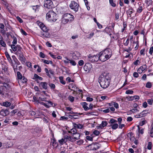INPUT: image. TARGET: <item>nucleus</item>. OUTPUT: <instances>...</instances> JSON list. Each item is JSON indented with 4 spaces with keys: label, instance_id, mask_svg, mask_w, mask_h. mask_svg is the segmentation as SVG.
I'll use <instances>...</instances> for the list:
<instances>
[{
    "label": "nucleus",
    "instance_id": "obj_1",
    "mask_svg": "<svg viewBox=\"0 0 153 153\" xmlns=\"http://www.w3.org/2000/svg\"><path fill=\"white\" fill-rule=\"evenodd\" d=\"M110 81L108 74H103L101 75L99 79V82L101 86L103 88H107L109 85Z\"/></svg>",
    "mask_w": 153,
    "mask_h": 153
},
{
    "label": "nucleus",
    "instance_id": "obj_2",
    "mask_svg": "<svg viewBox=\"0 0 153 153\" xmlns=\"http://www.w3.org/2000/svg\"><path fill=\"white\" fill-rule=\"evenodd\" d=\"M57 18L56 13L53 10L49 11L46 15V19L50 22L56 21Z\"/></svg>",
    "mask_w": 153,
    "mask_h": 153
},
{
    "label": "nucleus",
    "instance_id": "obj_3",
    "mask_svg": "<svg viewBox=\"0 0 153 153\" xmlns=\"http://www.w3.org/2000/svg\"><path fill=\"white\" fill-rule=\"evenodd\" d=\"M39 100L42 101H44L45 102H41L39 103L43 105H44L46 108H49L51 106L55 107L56 105L54 104V106H53V103L50 100H46V98H42V97H39Z\"/></svg>",
    "mask_w": 153,
    "mask_h": 153
},
{
    "label": "nucleus",
    "instance_id": "obj_4",
    "mask_svg": "<svg viewBox=\"0 0 153 153\" xmlns=\"http://www.w3.org/2000/svg\"><path fill=\"white\" fill-rule=\"evenodd\" d=\"M70 8L75 12L78 11L79 9V5L74 1H71L69 4Z\"/></svg>",
    "mask_w": 153,
    "mask_h": 153
},
{
    "label": "nucleus",
    "instance_id": "obj_5",
    "mask_svg": "<svg viewBox=\"0 0 153 153\" xmlns=\"http://www.w3.org/2000/svg\"><path fill=\"white\" fill-rule=\"evenodd\" d=\"M22 48L21 47L19 48V50L16 52V54L19 56V59L22 62H24L25 59L23 55V53L21 51Z\"/></svg>",
    "mask_w": 153,
    "mask_h": 153
},
{
    "label": "nucleus",
    "instance_id": "obj_6",
    "mask_svg": "<svg viewBox=\"0 0 153 153\" xmlns=\"http://www.w3.org/2000/svg\"><path fill=\"white\" fill-rule=\"evenodd\" d=\"M44 5L45 7L48 9L52 8L54 7L53 3L51 0H46L44 1Z\"/></svg>",
    "mask_w": 153,
    "mask_h": 153
},
{
    "label": "nucleus",
    "instance_id": "obj_7",
    "mask_svg": "<svg viewBox=\"0 0 153 153\" xmlns=\"http://www.w3.org/2000/svg\"><path fill=\"white\" fill-rule=\"evenodd\" d=\"M105 57L108 59L110 58L112 55V52L111 50L109 48L106 49L103 51H102Z\"/></svg>",
    "mask_w": 153,
    "mask_h": 153
},
{
    "label": "nucleus",
    "instance_id": "obj_8",
    "mask_svg": "<svg viewBox=\"0 0 153 153\" xmlns=\"http://www.w3.org/2000/svg\"><path fill=\"white\" fill-rule=\"evenodd\" d=\"M37 24L39 26L40 28L44 32H48V30L43 23L39 21L36 22Z\"/></svg>",
    "mask_w": 153,
    "mask_h": 153
},
{
    "label": "nucleus",
    "instance_id": "obj_9",
    "mask_svg": "<svg viewBox=\"0 0 153 153\" xmlns=\"http://www.w3.org/2000/svg\"><path fill=\"white\" fill-rule=\"evenodd\" d=\"M62 16H64V18H65L67 20H68L69 21L71 22L74 20V17L73 15L70 13H66L64 14Z\"/></svg>",
    "mask_w": 153,
    "mask_h": 153
},
{
    "label": "nucleus",
    "instance_id": "obj_10",
    "mask_svg": "<svg viewBox=\"0 0 153 153\" xmlns=\"http://www.w3.org/2000/svg\"><path fill=\"white\" fill-rule=\"evenodd\" d=\"M85 71L88 73L90 72L91 70L92 66L91 64L87 63L85 64L83 67Z\"/></svg>",
    "mask_w": 153,
    "mask_h": 153
},
{
    "label": "nucleus",
    "instance_id": "obj_11",
    "mask_svg": "<svg viewBox=\"0 0 153 153\" xmlns=\"http://www.w3.org/2000/svg\"><path fill=\"white\" fill-rule=\"evenodd\" d=\"M5 55L6 56V57L7 58V59L9 61V62H12V60L10 58V56L9 53H5ZM11 65L12 66L14 70V71H16L17 70V66H15L14 64L12 62L11 63Z\"/></svg>",
    "mask_w": 153,
    "mask_h": 153
},
{
    "label": "nucleus",
    "instance_id": "obj_12",
    "mask_svg": "<svg viewBox=\"0 0 153 153\" xmlns=\"http://www.w3.org/2000/svg\"><path fill=\"white\" fill-rule=\"evenodd\" d=\"M89 58V60L92 62H97L99 59L98 54L91 56Z\"/></svg>",
    "mask_w": 153,
    "mask_h": 153
},
{
    "label": "nucleus",
    "instance_id": "obj_13",
    "mask_svg": "<svg viewBox=\"0 0 153 153\" xmlns=\"http://www.w3.org/2000/svg\"><path fill=\"white\" fill-rule=\"evenodd\" d=\"M99 59L102 62H104L108 60L107 58L105 57V54L102 51H101L98 54Z\"/></svg>",
    "mask_w": 153,
    "mask_h": 153
},
{
    "label": "nucleus",
    "instance_id": "obj_14",
    "mask_svg": "<svg viewBox=\"0 0 153 153\" xmlns=\"http://www.w3.org/2000/svg\"><path fill=\"white\" fill-rule=\"evenodd\" d=\"M147 68V66L146 65H143L140 67L138 69L137 71L140 74H141L143 71L146 70Z\"/></svg>",
    "mask_w": 153,
    "mask_h": 153
},
{
    "label": "nucleus",
    "instance_id": "obj_15",
    "mask_svg": "<svg viewBox=\"0 0 153 153\" xmlns=\"http://www.w3.org/2000/svg\"><path fill=\"white\" fill-rule=\"evenodd\" d=\"M9 113V111L7 109H2L0 112V114L4 116L7 115Z\"/></svg>",
    "mask_w": 153,
    "mask_h": 153
},
{
    "label": "nucleus",
    "instance_id": "obj_16",
    "mask_svg": "<svg viewBox=\"0 0 153 153\" xmlns=\"http://www.w3.org/2000/svg\"><path fill=\"white\" fill-rule=\"evenodd\" d=\"M81 56L80 53L78 52H75L73 53V57L74 59H77L78 58Z\"/></svg>",
    "mask_w": 153,
    "mask_h": 153
},
{
    "label": "nucleus",
    "instance_id": "obj_17",
    "mask_svg": "<svg viewBox=\"0 0 153 153\" xmlns=\"http://www.w3.org/2000/svg\"><path fill=\"white\" fill-rule=\"evenodd\" d=\"M47 84L46 82H42L39 84V86L45 89H47Z\"/></svg>",
    "mask_w": 153,
    "mask_h": 153
},
{
    "label": "nucleus",
    "instance_id": "obj_18",
    "mask_svg": "<svg viewBox=\"0 0 153 153\" xmlns=\"http://www.w3.org/2000/svg\"><path fill=\"white\" fill-rule=\"evenodd\" d=\"M66 138L67 141H70L72 142H74L76 141V140L74 137L69 136L66 135Z\"/></svg>",
    "mask_w": 153,
    "mask_h": 153
},
{
    "label": "nucleus",
    "instance_id": "obj_19",
    "mask_svg": "<svg viewBox=\"0 0 153 153\" xmlns=\"http://www.w3.org/2000/svg\"><path fill=\"white\" fill-rule=\"evenodd\" d=\"M81 105L82 106L83 108L85 111H88V104L86 102H82L81 103Z\"/></svg>",
    "mask_w": 153,
    "mask_h": 153
},
{
    "label": "nucleus",
    "instance_id": "obj_20",
    "mask_svg": "<svg viewBox=\"0 0 153 153\" xmlns=\"http://www.w3.org/2000/svg\"><path fill=\"white\" fill-rule=\"evenodd\" d=\"M59 143L61 144H63L64 143H66L67 142L66 138V135H65L64 138H62L61 139L59 140Z\"/></svg>",
    "mask_w": 153,
    "mask_h": 153
},
{
    "label": "nucleus",
    "instance_id": "obj_21",
    "mask_svg": "<svg viewBox=\"0 0 153 153\" xmlns=\"http://www.w3.org/2000/svg\"><path fill=\"white\" fill-rule=\"evenodd\" d=\"M69 22L68 20L67 19H66L64 18V16H62L61 19V24H65L68 23Z\"/></svg>",
    "mask_w": 153,
    "mask_h": 153
},
{
    "label": "nucleus",
    "instance_id": "obj_22",
    "mask_svg": "<svg viewBox=\"0 0 153 153\" xmlns=\"http://www.w3.org/2000/svg\"><path fill=\"white\" fill-rule=\"evenodd\" d=\"M124 40L123 42V44L125 46H127L129 42V38H128L126 40L125 38H123Z\"/></svg>",
    "mask_w": 153,
    "mask_h": 153
},
{
    "label": "nucleus",
    "instance_id": "obj_23",
    "mask_svg": "<svg viewBox=\"0 0 153 153\" xmlns=\"http://www.w3.org/2000/svg\"><path fill=\"white\" fill-rule=\"evenodd\" d=\"M73 136L74 137V138L76 140H78L79 139L80 135L79 133L77 132L76 133L73 134Z\"/></svg>",
    "mask_w": 153,
    "mask_h": 153
},
{
    "label": "nucleus",
    "instance_id": "obj_24",
    "mask_svg": "<svg viewBox=\"0 0 153 153\" xmlns=\"http://www.w3.org/2000/svg\"><path fill=\"white\" fill-rule=\"evenodd\" d=\"M39 92H37L36 93V97H35V96H34L33 97V99L34 100V101H38L39 100H40L39 99V97H41L39 95Z\"/></svg>",
    "mask_w": 153,
    "mask_h": 153
},
{
    "label": "nucleus",
    "instance_id": "obj_25",
    "mask_svg": "<svg viewBox=\"0 0 153 153\" xmlns=\"http://www.w3.org/2000/svg\"><path fill=\"white\" fill-rule=\"evenodd\" d=\"M108 124L107 122L106 121H103L102 122L101 124L100 125V127L101 128H102L106 126Z\"/></svg>",
    "mask_w": 153,
    "mask_h": 153
},
{
    "label": "nucleus",
    "instance_id": "obj_26",
    "mask_svg": "<svg viewBox=\"0 0 153 153\" xmlns=\"http://www.w3.org/2000/svg\"><path fill=\"white\" fill-rule=\"evenodd\" d=\"M141 62V59L139 57H138L137 59L133 62V64L135 65H139Z\"/></svg>",
    "mask_w": 153,
    "mask_h": 153
},
{
    "label": "nucleus",
    "instance_id": "obj_27",
    "mask_svg": "<svg viewBox=\"0 0 153 153\" xmlns=\"http://www.w3.org/2000/svg\"><path fill=\"white\" fill-rule=\"evenodd\" d=\"M34 79H36L37 80H42V78L39 76L37 74H35L34 76Z\"/></svg>",
    "mask_w": 153,
    "mask_h": 153
},
{
    "label": "nucleus",
    "instance_id": "obj_28",
    "mask_svg": "<svg viewBox=\"0 0 153 153\" xmlns=\"http://www.w3.org/2000/svg\"><path fill=\"white\" fill-rule=\"evenodd\" d=\"M11 105V104L10 102L7 101L4 102H3L2 103V105L4 107H7L10 106Z\"/></svg>",
    "mask_w": 153,
    "mask_h": 153
},
{
    "label": "nucleus",
    "instance_id": "obj_29",
    "mask_svg": "<svg viewBox=\"0 0 153 153\" xmlns=\"http://www.w3.org/2000/svg\"><path fill=\"white\" fill-rule=\"evenodd\" d=\"M45 33H42L41 34V36L42 37L48 38L49 36V33L47 32H44Z\"/></svg>",
    "mask_w": 153,
    "mask_h": 153
},
{
    "label": "nucleus",
    "instance_id": "obj_30",
    "mask_svg": "<svg viewBox=\"0 0 153 153\" xmlns=\"http://www.w3.org/2000/svg\"><path fill=\"white\" fill-rule=\"evenodd\" d=\"M74 126L75 128H77L79 129H81L82 128L83 126L80 124L74 123Z\"/></svg>",
    "mask_w": 153,
    "mask_h": 153
},
{
    "label": "nucleus",
    "instance_id": "obj_31",
    "mask_svg": "<svg viewBox=\"0 0 153 153\" xmlns=\"http://www.w3.org/2000/svg\"><path fill=\"white\" fill-rule=\"evenodd\" d=\"M140 98L138 96L135 95L134 96H131L130 97V100H135L137 101Z\"/></svg>",
    "mask_w": 153,
    "mask_h": 153
},
{
    "label": "nucleus",
    "instance_id": "obj_32",
    "mask_svg": "<svg viewBox=\"0 0 153 153\" xmlns=\"http://www.w3.org/2000/svg\"><path fill=\"white\" fill-rule=\"evenodd\" d=\"M111 127V128L113 129H116L118 127V125L117 123H114L111 124L110 126Z\"/></svg>",
    "mask_w": 153,
    "mask_h": 153
},
{
    "label": "nucleus",
    "instance_id": "obj_33",
    "mask_svg": "<svg viewBox=\"0 0 153 153\" xmlns=\"http://www.w3.org/2000/svg\"><path fill=\"white\" fill-rule=\"evenodd\" d=\"M134 12V10L131 8L129 9L127 11V15L129 17H131V14Z\"/></svg>",
    "mask_w": 153,
    "mask_h": 153
},
{
    "label": "nucleus",
    "instance_id": "obj_34",
    "mask_svg": "<svg viewBox=\"0 0 153 153\" xmlns=\"http://www.w3.org/2000/svg\"><path fill=\"white\" fill-rule=\"evenodd\" d=\"M109 3L111 6L113 7L116 6V4L115 1H114L113 0H109Z\"/></svg>",
    "mask_w": 153,
    "mask_h": 153
},
{
    "label": "nucleus",
    "instance_id": "obj_35",
    "mask_svg": "<svg viewBox=\"0 0 153 153\" xmlns=\"http://www.w3.org/2000/svg\"><path fill=\"white\" fill-rule=\"evenodd\" d=\"M66 59L67 60L69 61L70 62V63L72 65L75 66L76 65V63L73 60H71V59H69L67 58H66Z\"/></svg>",
    "mask_w": 153,
    "mask_h": 153
},
{
    "label": "nucleus",
    "instance_id": "obj_36",
    "mask_svg": "<svg viewBox=\"0 0 153 153\" xmlns=\"http://www.w3.org/2000/svg\"><path fill=\"white\" fill-rule=\"evenodd\" d=\"M59 81L63 85H65L66 83L65 81L63 80V77L62 76L59 77Z\"/></svg>",
    "mask_w": 153,
    "mask_h": 153
},
{
    "label": "nucleus",
    "instance_id": "obj_37",
    "mask_svg": "<svg viewBox=\"0 0 153 153\" xmlns=\"http://www.w3.org/2000/svg\"><path fill=\"white\" fill-rule=\"evenodd\" d=\"M68 133L72 134L73 135L77 132L75 128H73L70 131H68Z\"/></svg>",
    "mask_w": 153,
    "mask_h": 153
},
{
    "label": "nucleus",
    "instance_id": "obj_38",
    "mask_svg": "<svg viewBox=\"0 0 153 153\" xmlns=\"http://www.w3.org/2000/svg\"><path fill=\"white\" fill-rule=\"evenodd\" d=\"M131 133H128V136H130V139L131 141L132 142H133L135 139V137L134 136H132Z\"/></svg>",
    "mask_w": 153,
    "mask_h": 153
},
{
    "label": "nucleus",
    "instance_id": "obj_39",
    "mask_svg": "<svg viewBox=\"0 0 153 153\" xmlns=\"http://www.w3.org/2000/svg\"><path fill=\"white\" fill-rule=\"evenodd\" d=\"M148 113V110H145L142 111L141 112L143 117L145 116L146 114Z\"/></svg>",
    "mask_w": 153,
    "mask_h": 153
},
{
    "label": "nucleus",
    "instance_id": "obj_40",
    "mask_svg": "<svg viewBox=\"0 0 153 153\" xmlns=\"http://www.w3.org/2000/svg\"><path fill=\"white\" fill-rule=\"evenodd\" d=\"M152 87V83L149 82H147L146 84V87L147 88H151Z\"/></svg>",
    "mask_w": 153,
    "mask_h": 153
},
{
    "label": "nucleus",
    "instance_id": "obj_41",
    "mask_svg": "<svg viewBox=\"0 0 153 153\" xmlns=\"http://www.w3.org/2000/svg\"><path fill=\"white\" fill-rule=\"evenodd\" d=\"M0 44L2 46L4 47H5L6 46L5 43L2 39L0 40Z\"/></svg>",
    "mask_w": 153,
    "mask_h": 153
},
{
    "label": "nucleus",
    "instance_id": "obj_42",
    "mask_svg": "<svg viewBox=\"0 0 153 153\" xmlns=\"http://www.w3.org/2000/svg\"><path fill=\"white\" fill-rule=\"evenodd\" d=\"M17 78L19 79H21L22 78V75L19 72H18L17 73Z\"/></svg>",
    "mask_w": 153,
    "mask_h": 153
},
{
    "label": "nucleus",
    "instance_id": "obj_43",
    "mask_svg": "<svg viewBox=\"0 0 153 153\" xmlns=\"http://www.w3.org/2000/svg\"><path fill=\"white\" fill-rule=\"evenodd\" d=\"M35 117L38 118V116H40L41 114V112L40 110H38L36 111Z\"/></svg>",
    "mask_w": 153,
    "mask_h": 153
},
{
    "label": "nucleus",
    "instance_id": "obj_44",
    "mask_svg": "<svg viewBox=\"0 0 153 153\" xmlns=\"http://www.w3.org/2000/svg\"><path fill=\"white\" fill-rule=\"evenodd\" d=\"M138 133L139 134H143L144 132V129L143 128H142L140 129V127L139 126H138Z\"/></svg>",
    "mask_w": 153,
    "mask_h": 153
},
{
    "label": "nucleus",
    "instance_id": "obj_45",
    "mask_svg": "<svg viewBox=\"0 0 153 153\" xmlns=\"http://www.w3.org/2000/svg\"><path fill=\"white\" fill-rule=\"evenodd\" d=\"M68 99L71 102H73L74 100V98L71 96H69L68 97Z\"/></svg>",
    "mask_w": 153,
    "mask_h": 153
},
{
    "label": "nucleus",
    "instance_id": "obj_46",
    "mask_svg": "<svg viewBox=\"0 0 153 153\" xmlns=\"http://www.w3.org/2000/svg\"><path fill=\"white\" fill-rule=\"evenodd\" d=\"M117 121L116 120H115L113 119H110L109 120V123H111V124H112L114 123H115L116 122H117Z\"/></svg>",
    "mask_w": 153,
    "mask_h": 153
},
{
    "label": "nucleus",
    "instance_id": "obj_47",
    "mask_svg": "<svg viewBox=\"0 0 153 153\" xmlns=\"http://www.w3.org/2000/svg\"><path fill=\"white\" fill-rule=\"evenodd\" d=\"M145 49H142L140 51V55L144 56L145 54Z\"/></svg>",
    "mask_w": 153,
    "mask_h": 153
},
{
    "label": "nucleus",
    "instance_id": "obj_48",
    "mask_svg": "<svg viewBox=\"0 0 153 153\" xmlns=\"http://www.w3.org/2000/svg\"><path fill=\"white\" fill-rule=\"evenodd\" d=\"M42 60L43 62L44 63L47 64H49L50 63H52L51 61H50L49 60H47L42 59Z\"/></svg>",
    "mask_w": 153,
    "mask_h": 153
},
{
    "label": "nucleus",
    "instance_id": "obj_49",
    "mask_svg": "<svg viewBox=\"0 0 153 153\" xmlns=\"http://www.w3.org/2000/svg\"><path fill=\"white\" fill-rule=\"evenodd\" d=\"M68 119V117L65 116H62L59 119L60 120H67Z\"/></svg>",
    "mask_w": 153,
    "mask_h": 153
},
{
    "label": "nucleus",
    "instance_id": "obj_50",
    "mask_svg": "<svg viewBox=\"0 0 153 153\" xmlns=\"http://www.w3.org/2000/svg\"><path fill=\"white\" fill-rule=\"evenodd\" d=\"M49 85L50 87L52 89H54L56 87L55 85L52 83H49Z\"/></svg>",
    "mask_w": 153,
    "mask_h": 153
},
{
    "label": "nucleus",
    "instance_id": "obj_51",
    "mask_svg": "<svg viewBox=\"0 0 153 153\" xmlns=\"http://www.w3.org/2000/svg\"><path fill=\"white\" fill-rule=\"evenodd\" d=\"M152 143L151 142H148V146H147V149L149 150H150L152 149Z\"/></svg>",
    "mask_w": 153,
    "mask_h": 153
},
{
    "label": "nucleus",
    "instance_id": "obj_52",
    "mask_svg": "<svg viewBox=\"0 0 153 153\" xmlns=\"http://www.w3.org/2000/svg\"><path fill=\"white\" fill-rule=\"evenodd\" d=\"M146 123V121L144 120L140 121L139 123L140 126H142L144 125Z\"/></svg>",
    "mask_w": 153,
    "mask_h": 153
},
{
    "label": "nucleus",
    "instance_id": "obj_53",
    "mask_svg": "<svg viewBox=\"0 0 153 153\" xmlns=\"http://www.w3.org/2000/svg\"><path fill=\"white\" fill-rule=\"evenodd\" d=\"M11 47L14 51H16L17 50L16 47L14 45H12Z\"/></svg>",
    "mask_w": 153,
    "mask_h": 153
},
{
    "label": "nucleus",
    "instance_id": "obj_54",
    "mask_svg": "<svg viewBox=\"0 0 153 153\" xmlns=\"http://www.w3.org/2000/svg\"><path fill=\"white\" fill-rule=\"evenodd\" d=\"M143 10L142 7L140 5H139L138 8L137 10V12L139 13H141Z\"/></svg>",
    "mask_w": 153,
    "mask_h": 153
},
{
    "label": "nucleus",
    "instance_id": "obj_55",
    "mask_svg": "<svg viewBox=\"0 0 153 153\" xmlns=\"http://www.w3.org/2000/svg\"><path fill=\"white\" fill-rule=\"evenodd\" d=\"M134 92L133 91L131 90H128L126 92V94H132Z\"/></svg>",
    "mask_w": 153,
    "mask_h": 153
},
{
    "label": "nucleus",
    "instance_id": "obj_56",
    "mask_svg": "<svg viewBox=\"0 0 153 153\" xmlns=\"http://www.w3.org/2000/svg\"><path fill=\"white\" fill-rule=\"evenodd\" d=\"M45 71L46 73V75L49 77H50L51 76L49 74V71L48 70V69L47 68H45Z\"/></svg>",
    "mask_w": 153,
    "mask_h": 153
},
{
    "label": "nucleus",
    "instance_id": "obj_57",
    "mask_svg": "<svg viewBox=\"0 0 153 153\" xmlns=\"http://www.w3.org/2000/svg\"><path fill=\"white\" fill-rule=\"evenodd\" d=\"M13 40L12 42V43L13 45H16L17 43V39L15 37H13Z\"/></svg>",
    "mask_w": 153,
    "mask_h": 153
},
{
    "label": "nucleus",
    "instance_id": "obj_58",
    "mask_svg": "<svg viewBox=\"0 0 153 153\" xmlns=\"http://www.w3.org/2000/svg\"><path fill=\"white\" fill-rule=\"evenodd\" d=\"M17 112V109H15L14 110H13L12 111H11L10 113L12 116H13Z\"/></svg>",
    "mask_w": 153,
    "mask_h": 153
},
{
    "label": "nucleus",
    "instance_id": "obj_59",
    "mask_svg": "<svg viewBox=\"0 0 153 153\" xmlns=\"http://www.w3.org/2000/svg\"><path fill=\"white\" fill-rule=\"evenodd\" d=\"M134 117L136 118H140L142 117V115L141 113H140L136 114L134 116Z\"/></svg>",
    "mask_w": 153,
    "mask_h": 153
},
{
    "label": "nucleus",
    "instance_id": "obj_60",
    "mask_svg": "<svg viewBox=\"0 0 153 153\" xmlns=\"http://www.w3.org/2000/svg\"><path fill=\"white\" fill-rule=\"evenodd\" d=\"M149 53L151 55H152L153 53V46H152L150 48Z\"/></svg>",
    "mask_w": 153,
    "mask_h": 153
},
{
    "label": "nucleus",
    "instance_id": "obj_61",
    "mask_svg": "<svg viewBox=\"0 0 153 153\" xmlns=\"http://www.w3.org/2000/svg\"><path fill=\"white\" fill-rule=\"evenodd\" d=\"M113 103L114 107H115L117 109L119 108V105L117 102H113Z\"/></svg>",
    "mask_w": 153,
    "mask_h": 153
},
{
    "label": "nucleus",
    "instance_id": "obj_62",
    "mask_svg": "<svg viewBox=\"0 0 153 153\" xmlns=\"http://www.w3.org/2000/svg\"><path fill=\"white\" fill-rule=\"evenodd\" d=\"M29 114L31 115L32 116H34L35 117L36 112L33 111H31L29 112Z\"/></svg>",
    "mask_w": 153,
    "mask_h": 153
},
{
    "label": "nucleus",
    "instance_id": "obj_63",
    "mask_svg": "<svg viewBox=\"0 0 153 153\" xmlns=\"http://www.w3.org/2000/svg\"><path fill=\"white\" fill-rule=\"evenodd\" d=\"M147 102L149 105H152L153 103V100L152 99H148L147 100Z\"/></svg>",
    "mask_w": 153,
    "mask_h": 153
},
{
    "label": "nucleus",
    "instance_id": "obj_64",
    "mask_svg": "<svg viewBox=\"0 0 153 153\" xmlns=\"http://www.w3.org/2000/svg\"><path fill=\"white\" fill-rule=\"evenodd\" d=\"M84 64V61L82 60H79L78 62V65L79 66H82Z\"/></svg>",
    "mask_w": 153,
    "mask_h": 153
}]
</instances>
